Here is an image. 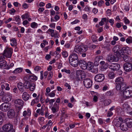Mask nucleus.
<instances>
[{
	"instance_id": "obj_34",
	"label": "nucleus",
	"mask_w": 132,
	"mask_h": 132,
	"mask_svg": "<svg viewBox=\"0 0 132 132\" xmlns=\"http://www.w3.org/2000/svg\"><path fill=\"white\" fill-rule=\"evenodd\" d=\"M23 70V69L21 68H19L16 69L12 72L13 73H17L22 72Z\"/></svg>"
},
{
	"instance_id": "obj_49",
	"label": "nucleus",
	"mask_w": 132,
	"mask_h": 132,
	"mask_svg": "<svg viewBox=\"0 0 132 132\" xmlns=\"http://www.w3.org/2000/svg\"><path fill=\"white\" fill-rule=\"evenodd\" d=\"M53 76V72L52 71H50L49 73V75L48 76L47 78V79L48 80H50L51 79L52 77Z\"/></svg>"
},
{
	"instance_id": "obj_16",
	"label": "nucleus",
	"mask_w": 132,
	"mask_h": 132,
	"mask_svg": "<svg viewBox=\"0 0 132 132\" xmlns=\"http://www.w3.org/2000/svg\"><path fill=\"white\" fill-rule=\"evenodd\" d=\"M13 128V125L10 124L5 125L3 126L2 128L3 130L7 132V131L12 129Z\"/></svg>"
},
{
	"instance_id": "obj_39",
	"label": "nucleus",
	"mask_w": 132,
	"mask_h": 132,
	"mask_svg": "<svg viewBox=\"0 0 132 132\" xmlns=\"http://www.w3.org/2000/svg\"><path fill=\"white\" fill-rule=\"evenodd\" d=\"M111 102V101L109 99H106L104 100V105L106 106L108 105Z\"/></svg>"
},
{
	"instance_id": "obj_52",
	"label": "nucleus",
	"mask_w": 132,
	"mask_h": 132,
	"mask_svg": "<svg viewBox=\"0 0 132 132\" xmlns=\"http://www.w3.org/2000/svg\"><path fill=\"white\" fill-rule=\"evenodd\" d=\"M106 94L108 96H112L113 95L114 93L112 91H108L106 93Z\"/></svg>"
},
{
	"instance_id": "obj_17",
	"label": "nucleus",
	"mask_w": 132,
	"mask_h": 132,
	"mask_svg": "<svg viewBox=\"0 0 132 132\" xmlns=\"http://www.w3.org/2000/svg\"><path fill=\"white\" fill-rule=\"evenodd\" d=\"M15 112L13 109L9 110L7 112V116L9 118H13L14 117Z\"/></svg>"
},
{
	"instance_id": "obj_36",
	"label": "nucleus",
	"mask_w": 132,
	"mask_h": 132,
	"mask_svg": "<svg viewBox=\"0 0 132 132\" xmlns=\"http://www.w3.org/2000/svg\"><path fill=\"white\" fill-rule=\"evenodd\" d=\"M29 79L31 81H35L37 79V78L36 76L33 75L29 76Z\"/></svg>"
},
{
	"instance_id": "obj_1",
	"label": "nucleus",
	"mask_w": 132,
	"mask_h": 132,
	"mask_svg": "<svg viewBox=\"0 0 132 132\" xmlns=\"http://www.w3.org/2000/svg\"><path fill=\"white\" fill-rule=\"evenodd\" d=\"M115 82L116 85V88L118 90L123 88V86L124 87V86H125L126 85L123 78L122 77L117 78L115 79Z\"/></svg>"
},
{
	"instance_id": "obj_10",
	"label": "nucleus",
	"mask_w": 132,
	"mask_h": 132,
	"mask_svg": "<svg viewBox=\"0 0 132 132\" xmlns=\"http://www.w3.org/2000/svg\"><path fill=\"white\" fill-rule=\"evenodd\" d=\"M105 78L104 74H99L97 75L95 77V80L97 82H101L103 81Z\"/></svg>"
},
{
	"instance_id": "obj_50",
	"label": "nucleus",
	"mask_w": 132,
	"mask_h": 132,
	"mask_svg": "<svg viewBox=\"0 0 132 132\" xmlns=\"http://www.w3.org/2000/svg\"><path fill=\"white\" fill-rule=\"evenodd\" d=\"M123 20L125 24H128L130 23V21L126 17H124Z\"/></svg>"
},
{
	"instance_id": "obj_20",
	"label": "nucleus",
	"mask_w": 132,
	"mask_h": 132,
	"mask_svg": "<svg viewBox=\"0 0 132 132\" xmlns=\"http://www.w3.org/2000/svg\"><path fill=\"white\" fill-rule=\"evenodd\" d=\"M69 62L72 66L74 67H76L78 65V60H69Z\"/></svg>"
},
{
	"instance_id": "obj_6",
	"label": "nucleus",
	"mask_w": 132,
	"mask_h": 132,
	"mask_svg": "<svg viewBox=\"0 0 132 132\" xmlns=\"http://www.w3.org/2000/svg\"><path fill=\"white\" fill-rule=\"evenodd\" d=\"M12 94L9 92L6 93L5 95L3 96L2 100L3 102H6L10 101L12 98Z\"/></svg>"
},
{
	"instance_id": "obj_11",
	"label": "nucleus",
	"mask_w": 132,
	"mask_h": 132,
	"mask_svg": "<svg viewBox=\"0 0 132 132\" xmlns=\"http://www.w3.org/2000/svg\"><path fill=\"white\" fill-rule=\"evenodd\" d=\"M123 68L125 71L127 72L130 71L132 70V63H125L124 64Z\"/></svg>"
},
{
	"instance_id": "obj_30",
	"label": "nucleus",
	"mask_w": 132,
	"mask_h": 132,
	"mask_svg": "<svg viewBox=\"0 0 132 132\" xmlns=\"http://www.w3.org/2000/svg\"><path fill=\"white\" fill-rule=\"evenodd\" d=\"M87 69L91 70L93 67V64L91 62H88L87 63Z\"/></svg>"
},
{
	"instance_id": "obj_32",
	"label": "nucleus",
	"mask_w": 132,
	"mask_h": 132,
	"mask_svg": "<svg viewBox=\"0 0 132 132\" xmlns=\"http://www.w3.org/2000/svg\"><path fill=\"white\" fill-rule=\"evenodd\" d=\"M39 101V96L38 95L36 98L32 101L31 105H34L35 104L38 103Z\"/></svg>"
},
{
	"instance_id": "obj_53",
	"label": "nucleus",
	"mask_w": 132,
	"mask_h": 132,
	"mask_svg": "<svg viewBox=\"0 0 132 132\" xmlns=\"http://www.w3.org/2000/svg\"><path fill=\"white\" fill-rule=\"evenodd\" d=\"M14 18L15 19V20L17 22H19L20 20V19L19 16H14Z\"/></svg>"
},
{
	"instance_id": "obj_26",
	"label": "nucleus",
	"mask_w": 132,
	"mask_h": 132,
	"mask_svg": "<svg viewBox=\"0 0 132 132\" xmlns=\"http://www.w3.org/2000/svg\"><path fill=\"white\" fill-rule=\"evenodd\" d=\"M120 127L121 129L123 131H126L128 129V125L125 122H122Z\"/></svg>"
},
{
	"instance_id": "obj_55",
	"label": "nucleus",
	"mask_w": 132,
	"mask_h": 132,
	"mask_svg": "<svg viewBox=\"0 0 132 132\" xmlns=\"http://www.w3.org/2000/svg\"><path fill=\"white\" fill-rule=\"evenodd\" d=\"M54 30L51 29H49L46 31V32L49 34V32H50L51 34H52L54 33Z\"/></svg>"
},
{
	"instance_id": "obj_25",
	"label": "nucleus",
	"mask_w": 132,
	"mask_h": 132,
	"mask_svg": "<svg viewBox=\"0 0 132 132\" xmlns=\"http://www.w3.org/2000/svg\"><path fill=\"white\" fill-rule=\"evenodd\" d=\"M69 59V60H78L77 54L75 53H73L70 55Z\"/></svg>"
},
{
	"instance_id": "obj_58",
	"label": "nucleus",
	"mask_w": 132,
	"mask_h": 132,
	"mask_svg": "<svg viewBox=\"0 0 132 132\" xmlns=\"http://www.w3.org/2000/svg\"><path fill=\"white\" fill-rule=\"evenodd\" d=\"M80 22V21L78 19H76L74 21L71 23V24H76Z\"/></svg>"
},
{
	"instance_id": "obj_59",
	"label": "nucleus",
	"mask_w": 132,
	"mask_h": 132,
	"mask_svg": "<svg viewBox=\"0 0 132 132\" xmlns=\"http://www.w3.org/2000/svg\"><path fill=\"white\" fill-rule=\"evenodd\" d=\"M41 69V67L39 66H36L34 68V70L36 71L37 72Z\"/></svg>"
},
{
	"instance_id": "obj_37",
	"label": "nucleus",
	"mask_w": 132,
	"mask_h": 132,
	"mask_svg": "<svg viewBox=\"0 0 132 132\" xmlns=\"http://www.w3.org/2000/svg\"><path fill=\"white\" fill-rule=\"evenodd\" d=\"M18 88L21 91H23V84L21 83H19L18 85Z\"/></svg>"
},
{
	"instance_id": "obj_19",
	"label": "nucleus",
	"mask_w": 132,
	"mask_h": 132,
	"mask_svg": "<svg viewBox=\"0 0 132 132\" xmlns=\"http://www.w3.org/2000/svg\"><path fill=\"white\" fill-rule=\"evenodd\" d=\"M79 62L80 67L82 69L84 70L87 69V63L85 61L81 60Z\"/></svg>"
},
{
	"instance_id": "obj_64",
	"label": "nucleus",
	"mask_w": 132,
	"mask_h": 132,
	"mask_svg": "<svg viewBox=\"0 0 132 132\" xmlns=\"http://www.w3.org/2000/svg\"><path fill=\"white\" fill-rule=\"evenodd\" d=\"M98 11L97 9L95 8H93L92 11L95 14H96L98 12Z\"/></svg>"
},
{
	"instance_id": "obj_9",
	"label": "nucleus",
	"mask_w": 132,
	"mask_h": 132,
	"mask_svg": "<svg viewBox=\"0 0 132 132\" xmlns=\"http://www.w3.org/2000/svg\"><path fill=\"white\" fill-rule=\"evenodd\" d=\"M10 108L9 104L5 103H2L0 105V110L4 112L7 111Z\"/></svg>"
},
{
	"instance_id": "obj_23",
	"label": "nucleus",
	"mask_w": 132,
	"mask_h": 132,
	"mask_svg": "<svg viewBox=\"0 0 132 132\" xmlns=\"http://www.w3.org/2000/svg\"><path fill=\"white\" fill-rule=\"evenodd\" d=\"M31 112L29 108H28L26 110H24L23 112L22 115L24 117H30L31 115Z\"/></svg>"
},
{
	"instance_id": "obj_8",
	"label": "nucleus",
	"mask_w": 132,
	"mask_h": 132,
	"mask_svg": "<svg viewBox=\"0 0 132 132\" xmlns=\"http://www.w3.org/2000/svg\"><path fill=\"white\" fill-rule=\"evenodd\" d=\"M123 121V119L121 118H116L113 121V123L117 127H120L121 124Z\"/></svg>"
},
{
	"instance_id": "obj_43",
	"label": "nucleus",
	"mask_w": 132,
	"mask_h": 132,
	"mask_svg": "<svg viewBox=\"0 0 132 132\" xmlns=\"http://www.w3.org/2000/svg\"><path fill=\"white\" fill-rule=\"evenodd\" d=\"M62 54L63 57L66 58L68 56V53L66 51H64L62 52Z\"/></svg>"
},
{
	"instance_id": "obj_5",
	"label": "nucleus",
	"mask_w": 132,
	"mask_h": 132,
	"mask_svg": "<svg viewBox=\"0 0 132 132\" xmlns=\"http://www.w3.org/2000/svg\"><path fill=\"white\" fill-rule=\"evenodd\" d=\"M13 52V50L11 48H7L4 51V55L6 57L10 58Z\"/></svg>"
},
{
	"instance_id": "obj_62",
	"label": "nucleus",
	"mask_w": 132,
	"mask_h": 132,
	"mask_svg": "<svg viewBox=\"0 0 132 132\" xmlns=\"http://www.w3.org/2000/svg\"><path fill=\"white\" fill-rule=\"evenodd\" d=\"M16 76H12L10 77H9V79L10 80H13L15 79L16 78Z\"/></svg>"
},
{
	"instance_id": "obj_13",
	"label": "nucleus",
	"mask_w": 132,
	"mask_h": 132,
	"mask_svg": "<svg viewBox=\"0 0 132 132\" xmlns=\"http://www.w3.org/2000/svg\"><path fill=\"white\" fill-rule=\"evenodd\" d=\"M109 67V68L113 70H118L120 67L119 64L114 63H111L110 64Z\"/></svg>"
},
{
	"instance_id": "obj_29",
	"label": "nucleus",
	"mask_w": 132,
	"mask_h": 132,
	"mask_svg": "<svg viewBox=\"0 0 132 132\" xmlns=\"http://www.w3.org/2000/svg\"><path fill=\"white\" fill-rule=\"evenodd\" d=\"M15 103L17 106L20 105L22 106L23 104V102L21 99H18L15 100Z\"/></svg>"
},
{
	"instance_id": "obj_18",
	"label": "nucleus",
	"mask_w": 132,
	"mask_h": 132,
	"mask_svg": "<svg viewBox=\"0 0 132 132\" xmlns=\"http://www.w3.org/2000/svg\"><path fill=\"white\" fill-rule=\"evenodd\" d=\"M59 109V104L55 103L52 108L51 110L53 113H55L58 111Z\"/></svg>"
},
{
	"instance_id": "obj_35",
	"label": "nucleus",
	"mask_w": 132,
	"mask_h": 132,
	"mask_svg": "<svg viewBox=\"0 0 132 132\" xmlns=\"http://www.w3.org/2000/svg\"><path fill=\"white\" fill-rule=\"evenodd\" d=\"M36 85L34 83H31L29 88L30 90L34 91Z\"/></svg>"
},
{
	"instance_id": "obj_2",
	"label": "nucleus",
	"mask_w": 132,
	"mask_h": 132,
	"mask_svg": "<svg viewBox=\"0 0 132 132\" xmlns=\"http://www.w3.org/2000/svg\"><path fill=\"white\" fill-rule=\"evenodd\" d=\"M88 50L87 46L85 45H77L75 47L74 51L78 53H81L86 52Z\"/></svg>"
},
{
	"instance_id": "obj_44",
	"label": "nucleus",
	"mask_w": 132,
	"mask_h": 132,
	"mask_svg": "<svg viewBox=\"0 0 132 132\" xmlns=\"http://www.w3.org/2000/svg\"><path fill=\"white\" fill-rule=\"evenodd\" d=\"M84 10L86 12L89 13L90 11V8L88 6H86L85 7Z\"/></svg>"
},
{
	"instance_id": "obj_38",
	"label": "nucleus",
	"mask_w": 132,
	"mask_h": 132,
	"mask_svg": "<svg viewBox=\"0 0 132 132\" xmlns=\"http://www.w3.org/2000/svg\"><path fill=\"white\" fill-rule=\"evenodd\" d=\"M38 26V24L35 22H33L30 24V26L32 28H36Z\"/></svg>"
},
{
	"instance_id": "obj_48",
	"label": "nucleus",
	"mask_w": 132,
	"mask_h": 132,
	"mask_svg": "<svg viewBox=\"0 0 132 132\" xmlns=\"http://www.w3.org/2000/svg\"><path fill=\"white\" fill-rule=\"evenodd\" d=\"M48 95L51 97H54L55 96V93L54 91H52L50 93L48 94Z\"/></svg>"
},
{
	"instance_id": "obj_28",
	"label": "nucleus",
	"mask_w": 132,
	"mask_h": 132,
	"mask_svg": "<svg viewBox=\"0 0 132 132\" xmlns=\"http://www.w3.org/2000/svg\"><path fill=\"white\" fill-rule=\"evenodd\" d=\"M29 97V95L26 92H24L22 95V98L24 101H26L28 100Z\"/></svg>"
},
{
	"instance_id": "obj_4",
	"label": "nucleus",
	"mask_w": 132,
	"mask_h": 132,
	"mask_svg": "<svg viewBox=\"0 0 132 132\" xmlns=\"http://www.w3.org/2000/svg\"><path fill=\"white\" fill-rule=\"evenodd\" d=\"M77 80H81L83 78L85 77L86 75L84 71L79 70L77 71L76 72Z\"/></svg>"
},
{
	"instance_id": "obj_54",
	"label": "nucleus",
	"mask_w": 132,
	"mask_h": 132,
	"mask_svg": "<svg viewBox=\"0 0 132 132\" xmlns=\"http://www.w3.org/2000/svg\"><path fill=\"white\" fill-rule=\"evenodd\" d=\"M110 44L108 43L106 45V46H104V48L108 50H110Z\"/></svg>"
},
{
	"instance_id": "obj_56",
	"label": "nucleus",
	"mask_w": 132,
	"mask_h": 132,
	"mask_svg": "<svg viewBox=\"0 0 132 132\" xmlns=\"http://www.w3.org/2000/svg\"><path fill=\"white\" fill-rule=\"evenodd\" d=\"M70 44L68 43H66L65 44L64 46L65 48H69L70 47Z\"/></svg>"
},
{
	"instance_id": "obj_15",
	"label": "nucleus",
	"mask_w": 132,
	"mask_h": 132,
	"mask_svg": "<svg viewBox=\"0 0 132 132\" xmlns=\"http://www.w3.org/2000/svg\"><path fill=\"white\" fill-rule=\"evenodd\" d=\"M0 68L3 69H9L10 67L7 65L6 61L3 60L1 61L0 62Z\"/></svg>"
},
{
	"instance_id": "obj_14",
	"label": "nucleus",
	"mask_w": 132,
	"mask_h": 132,
	"mask_svg": "<svg viewBox=\"0 0 132 132\" xmlns=\"http://www.w3.org/2000/svg\"><path fill=\"white\" fill-rule=\"evenodd\" d=\"M123 58L125 61L127 63H132V57L125 54L122 55L121 56Z\"/></svg>"
},
{
	"instance_id": "obj_42",
	"label": "nucleus",
	"mask_w": 132,
	"mask_h": 132,
	"mask_svg": "<svg viewBox=\"0 0 132 132\" xmlns=\"http://www.w3.org/2000/svg\"><path fill=\"white\" fill-rule=\"evenodd\" d=\"M30 83H31L28 82H25L24 84V86L25 88L26 89L29 88Z\"/></svg>"
},
{
	"instance_id": "obj_3",
	"label": "nucleus",
	"mask_w": 132,
	"mask_h": 132,
	"mask_svg": "<svg viewBox=\"0 0 132 132\" xmlns=\"http://www.w3.org/2000/svg\"><path fill=\"white\" fill-rule=\"evenodd\" d=\"M123 96L124 98H129L132 97V88L127 87L123 89Z\"/></svg>"
},
{
	"instance_id": "obj_21",
	"label": "nucleus",
	"mask_w": 132,
	"mask_h": 132,
	"mask_svg": "<svg viewBox=\"0 0 132 132\" xmlns=\"http://www.w3.org/2000/svg\"><path fill=\"white\" fill-rule=\"evenodd\" d=\"M122 107L124 110L127 113H129V112H131V109L128 104L125 103L122 105Z\"/></svg>"
},
{
	"instance_id": "obj_33",
	"label": "nucleus",
	"mask_w": 132,
	"mask_h": 132,
	"mask_svg": "<svg viewBox=\"0 0 132 132\" xmlns=\"http://www.w3.org/2000/svg\"><path fill=\"white\" fill-rule=\"evenodd\" d=\"M108 21V19L105 18H103L101 19V21L99 23L100 26H102L104 24V22H106Z\"/></svg>"
},
{
	"instance_id": "obj_22",
	"label": "nucleus",
	"mask_w": 132,
	"mask_h": 132,
	"mask_svg": "<svg viewBox=\"0 0 132 132\" xmlns=\"http://www.w3.org/2000/svg\"><path fill=\"white\" fill-rule=\"evenodd\" d=\"M121 51L122 52H124L125 53L128 54L131 53V50L128 47L122 48L121 49Z\"/></svg>"
},
{
	"instance_id": "obj_24",
	"label": "nucleus",
	"mask_w": 132,
	"mask_h": 132,
	"mask_svg": "<svg viewBox=\"0 0 132 132\" xmlns=\"http://www.w3.org/2000/svg\"><path fill=\"white\" fill-rule=\"evenodd\" d=\"M125 121L129 128L132 127V119L130 118H127L125 119Z\"/></svg>"
},
{
	"instance_id": "obj_61",
	"label": "nucleus",
	"mask_w": 132,
	"mask_h": 132,
	"mask_svg": "<svg viewBox=\"0 0 132 132\" xmlns=\"http://www.w3.org/2000/svg\"><path fill=\"white\" fill-rule=\"evenodd\" d=\"M91 71L94 73H96L98 71V69L97 68H96L95 69H93L91 70Z\"/></svg>"
},
{
	"instance_id": "obj_46",
	"label": "nucleus",
	"mask_w": 132,
	"mask_h": 132,
	"mask_svg": "<svg viewBox=\"0 0 132 132\" xmlns=\"http://www.w3.org/2000/svg\"><path fill=\"white\" fill-rule=\"evenodd\" d=\"M97 38V36L96 35H93L92 36V40L94 42H97V40L96 39Z\"/></svg>"
},
{
	"instance_id": "obj_51",
	"label": "nucleus",
	"mask_w": 132,
	"mask_h": 132,
	"mask_svg": "<svg viewBox=\"0 0 132 132\" xmlns=\"http://www.w3.org/2000/svg\"><path fill=\"white\" fill-rule=\"evenodd\" d=\"M62 72H65L66 73L70 74L71 73V71L69 70H67L65 69H64L61 70Z\"/></svg>"
},
{
	"instance_id": "obj_7",
	"label": "nucleus",
	"mask_w": 132,
	"mask_h": 132,
	"mask_svg": "<svg viewBox=\"0 0 132 132\" xmlns=\"http://www.w3.org/2000/svg\"><path fill=\"white\" fill-rule=\"evenodd\" d=\"M120 46L119 45L115 46L113 48L112 50L115 53H116L117 55H120L121 56L122 55L125 54V53L124 52H122L121 50H120Z\"/></svg>"
},
{
	"instance_id": "obj_41",
	"label": "nucleus",
	"mask_w": 132,
	"mask_h": 132,
	"mask_svg": "<svg viewBox=\"0 0 132 132\" xmlns=\"http://www.w3.org/2000/svg\"><path fill=\"white\" fill-rule=\"evenodd\" d=\"M3 116V113L1 111H0V125H1L3 123V119L2 117Z\"/></svg>"
},
{
	"instance_id": "obj_27",
	"label": "nucleus",
	"mask_w": 132,
	"mask_h": 132,
	"mask_svg": "<svg viewBox=\"0 0 132 132\" xmlns=\"http://www.w3.org/2000/svg\"><path fill=\"white\" fill-rule=\"evenodd\" d=\"M106 60L109 62L115 61V57L114 55L110 54L106 58Z\"/></svg>"
},
{
	"instance_id": "obj_47",
	"label": "nucleus",
	"mask_w": 132,
	"mask_h": 132,
	"mask_svg": "<svg viewBox=\"0 0 132 132\" xmlns=\"http://www.w3.org/2000/svg\"><path fill=\"white\" fill-rule=\"evenodd\" d=\"M126 42L128 44H130L132 42V37H130L127 38L126 40Z\"/></svg>"
},
{
	"instance_id": "obj_57",
	"label": "nucleus",
	"mask_w": 132,
	"mask_h": 132,
	"mask_svg": "<svg viewBox=\"0 0 132 132\" xmlns=\"http://www.w3.org/2000/svg\"><path fill=\"white\" fill-rule=\"evenodd\" d=\"M109 21V22L111 23V25L112 26L113 25L114 23V20L113 19H110L109 20L108 19V21L107 22Z\"/></svg>"
},
{
	"instance_id": "obj_12",
	"label": "nucleus",
	"mask_w": 132,
	"mask_h": 132,
	"mask_svg": "<svg viewBox=\"0 0 132 132\" xmlns=\"http://www.w3.org/2000/svg\"><path fill=\"white\" fill-rule=\"evenodd\" d=\"M83 82L84 86L87 88H90L92 85L91 80L89 78L85 79Z\"/></svg>"
},
{
	"instance_id": "obj_60",
	"label": "nucleus",
	"mask_w": 132,
	"mask_h": 132,
	"mask_svg": "<svg viewBox=\"0 0 132 132\" xmlns=\"http://www.w3.org/2000/svg\"><path fill=\"white\" fill-rule=\"evenodd\" d=\"M109 89L108 86L107 85L104 86L103 88L102 89V90L103 91H105L107 90H108Z\"/></svg>"
},
{
	"instance_id": "obj_40",
	"label": "nucleus",
	"mask_w": 132,
	"mask_h": 132,
	"mask_svg": "<svg viewBox=\"0 0 132 132\" xmlns=\"http://www.w3.org/2000/svg\"><path fill=\"white\" fill-rule=\"evenodd\" d=\"M108 78L110 79H113L115 77L114 73L112 72H110L108 75Z\"/></svg>"
},
{
	"instance_id": "obj_31",
	"label": "nucleus",
	"mask_w": 132,
	"mask_h": 132,
	"mask_svg": "<svg viewBox=\"0 0 132 132\" xmlns=\"http://www.w3.org/2000/svg\"><path fill=\"white\" fill-rule=\"evenodd\" d=\"M10 41L11 42L10 44L12 46H16L17 45L16 41L15 38H13L11 39Z\"/></svg>"
},
{
	"instance_id": "obj_63",
	"label": "nucleus",
	"mask_w": 132,
	"mask_h": 132,
	"mask_svg": "<svg viewBox=\"0 0 132 132\" xmlns=\"http://www.w3.org/2000/svg\"><path fill=\"white\" fill-rule=\"evenodd\" d=\"M55 23H52L50 24V27L52 28H55Z\"/></svg>"
},
{
	"instance_id": "obj_45",
	"label": "nucleus",
	"mask_w": 132,
	"mask_h": 132,
	"mask_svg": "<svg viewBox=\"0 0 132 132\" xmlns=\"http://www.w3.org/2000/svg\"><path fill=\"white\" fill-rule=\"evenodd\" d=\"M21 17L23 20H24L28 18L29 17V15L27 13H26L22 15Z\"/></svg>"
}]
</instances>
